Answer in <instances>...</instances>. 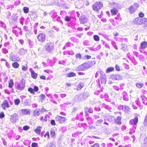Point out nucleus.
I'll return each instance as SVG.
<instances>
[{"label": "nucleus", "instance_id": "nucleus-1", "mask_svg": "<svg viewBox=\"0 0 147 147\" xmlns=\"http://www.w3.org/2000/svg\"><path fill=\"white\" fill-rule=\"evenodd\" d=\"M95 63V60H92L91 61L79 65L76 68V69L78 71H84L91 67L93 65H94Z\"/></svg>", "mask_w": 147, "mask_h": 147}, {"label": "nucleus", "instance_id": "nucleus-2", "mask_svg": "<svg viewBox=\"0 0 147 147\" xmlns=\"http://www.w3.org/2000/svg\"><path fill=\"white\" fill-rule=\"evenodd\" d=\"M138 121V118L137 117H135L132 120H131L129 121V123L131 125H134L130 129L129 134H132L135 132V130L136 128V124Z\"/></svg>", "mask_w": 147, "mask_h": 147}, {"label": "nucleus", "instance_id": "nucleus-3", "mask_svg": "<svg viewBox=\"0 0 147 147\" xmlns=\"http://www.w3.org/2000/svg\"><path fill=\"white\" fill-rule=\"evenodd\" d=\"M103 7V4L102 2H96L92 6V9L95 11H98Z\"/></svg>", "mask_w": 147, "mask_h": 147}, {"label": "nucleus", "instance_id": "nucleus-4", "mask_svg": "<svg viewBox=\"0 0 147 147\" xmlns=\"http://www.w3.org/2000/svg\"><path fill=\"white\" fill-rule=\"evenodd\" d=\"M147 19L144 18H141L139 17L136 18L133 21V22L137 24H141L145 23Z\"/></svg>", "mask_w": 147, "mask_h": 147}, {"label": "nucleus", "instance_id": "nucleus-5", "mask_svg": "<svg viewBox=\"0 0 147 147\" xmlns=\"http://www.w3.org/2000/svg\"><path fill=\"white\" fill-rule=\"evenodd\" d=\"M139 7V5L138 3H135L130 6L129 8V10L131 14L133 13L137 10Z\"/></svg>", "mask_w": 147, "mask_h": 147}, {"label": "nucleus", "instance_id": "nucleus-6", "mask_svg": "<svg viewBox=\"0 0 147 147\" xmlns=\"http://www.w3.org/2000/svg\"><path fill=\"white\" fill-rule=\"evenodd\" d=\"M54 46L53 43H48L45 45V49L48 52H51L54 49Z\"/></svg>", "mask_w": 147, "mask_h": 147}, {"label": "nucleus", "instance_id": "nucleus-7", "mask_svg": "<svg viewBox=\"0 0 147 147\" xmlns=\"http://www.w3.org/2000/svg\"><path fill=\"white\" fill-rule=\"evenodd\" d=\"M10 106L8 101L6 99L3 101L1 105V107L3 110H5L7 108L10 107Z\"/></svg>", "mask_w": 147, "mask_h": 147}, {"label": "nucleus", "instance_id": "nucleus-8", "mask_svg": "<svg viewBox=\"0 0 147 147\" xmlns=\"http://www.w3.org/2000/svg\"><path fill=\"white\" fill-rule=\"evenodd\" d=\"M67 119L65 117H63L57 115L55 117V120L59 123H62L66 121Z\"/></svg>", "mask_w": 147, "mask_h": 147}, {"label": "nucleus", "instance_id": "nucleus-9", "mask_svg": "<svg viewBox=\"0 0 147 147\" xmlns=\"http://www.w3.org/2000/svg\"><path fill=\"white\" fill-rule=\"evenodd\" d=\"M75 119L77 120H79L81 121H83L84 120V118L83 116V113L82 112L78 114Z\"/></svg>", "mask_w": 147, "mask_h": 147}, {"label": "nucleus", "instance_id": "nucleus-10", "mask_svg": "<svg viewBox=\"0 0 147 147\" xmlns=\"http://www.w3.org/2000/svg\"><path fill=\"white\" fill-rule=\"evenodd\" d=\"M37 38L40 42H43L45 40V35L43 33H41L38 35Z\"/></svg>", "mask_w": 147, "mask_h": 147}, {"label": "nucleus", "instance_id": "nucleus-11", "mask_svg": "<svg viewBox=\"0 0 147 147\" xmlns=\"http://www.w3.org/2000/svg\"><path fill=\"white\" fill-rule=\"evenodd\" d=\"M18 115L16 113H15L11 116L10 119V121L13 123H15L17 120Z\"/></svg>", "mask_w": 147, "mask_h": 147}, {"label": "nucleus", "instance_id": "nucleus-12", "mask_svg": "<svg viewBox=\"0 0 147 147\" xmlns=\"http://www.w3.org/2000/svg\"><path fill=\"white\" fill-rule=\"evenodd\" d=\"M100 78L101 84H105L106 82V78L105 74L104 72L100 76Z\"/></svg>", "mask_w": 147, "mask_h": 147}, {"label": "nucleus", "instance_id": "nucleus-13", "mask_svg": "<svg viewBox=\"0 0 147 147\" xmlns=\"http://www.w3.org/2000/svg\"><path fill=\"white\" fill-rule=\"evenodd\" d=\"M111 78L114 80H119L121 79V76L119 74H112L111 76Z\"/></svg>", "mask_w": 147, "mask_h": 147}, {"label": "nucleus", "instance_id": "nucleus-14", "mask_svg": "<svg viewBox=\"0 0 147 147\" xmlns=\"http://www.w3.org/2000/svg\"><path fill=\"white\" fill-rule=\"evenodd\" d=\"M84 111L85 113H93V111L92 108L91 107H86L84 108Z\"/></svg>", "mask_w": 147, "mask_h": 147}, {"label": "nucleus", "instance_id": "nucleus-15", "mask_svg": "<svg viewBox=\"0 0 147 147\" xmlns=\"http://www.w3.org/2000/svg\"><path fill=\"white\" fill-rule=\"evenodd\" d=\"M56 60L55 58H54L52 60L48 59L47 61V63L49 65L52 67L56 62L55 60Z\"/></svg>", "mask_w": 147, "mask_h": 147}, {"label": "nucleus", "instance_id": "nucleus-16", "mask_svg": "<svg viewBox=\"0 0 147 147\" xmlns=\"http://www.w3.org/2000/svg\"><path fill=\"white\" fill-rule=\"evenodd\" d=\"M25 87L24 83L22 82L19 84L16 87V89L19 90H22Z\"/></svg>", "mask_w": 147, "mask_h": 147}, {"label": "nucleus", "instance_id": "nucleus-17", "mask_svg": "<svg viewBox=\"0 0 147 147\" xmlns=\"http://www.w3.org/2000/svg\"><path fill=\"white\" fill-rule=\"evenodd\" d=\"M122 117L121 116H118L115 119L114 118L115 123L118 125H121V121Z\"/></svg>", "mask_w": 147, "mask_h": 147}, {"label": "nucleus", "instance_id": "nucleus-18", "mask_svg": "<svg viewBox=\"0 0 147 147\" xmlns=\"http://www.w3.org/2000/svg\"><path fill=\"white\" fill-rule=\"evenodd\" d=\"M123 99L124 100L127 101L129 100V97L127 93L125 92H123L122 93Z\"/></svg>", "mask_w": 147, "mask_h": 147}, {"label": "nucleus", "instance_id": "nucleus-19", "mask_svg": "<svg viewBox=\"0 0 147 147\" xmlns=\"http://www.w3.org/2000/svg\"><path fill=\"white\" fill-rule=\"evenodd\" d=\"M82 97V96L81 94H80L76 96L75 97V98L76 101L80 102L83 100V99Z\"/></svg>", "mask_w": 147, "mask_h": 147}, {"label": "nucleus", "instance_id": "nucleus-20", "mask_svg": "<svg viewBox=\"0 0 147 147\" xmlns=\"http://www.w3.org/2000/svg\"><path fill=\"white\" fill-rule=\"evenodd\" d=\"M106 119L109 122H113L114 119V117L110 115H107L106 116Z\"/></svg>", "mask_w": 147, "mask_h": 147}, {"label": "nucleus", "instance_id": "nucleus-21", "mask_svg": "<svg viewBox=\"0 0 147 147\" xmlns=\"http://www.w3.org/2000/svg\"><path fill=\"white\" fill-rule=\"evenodd\" d=\"M21 114L22 115H25L30 114V111L29 110L22 109L21 110Z\"/></svg>", "mask_w": 147, "mask_h": 147}, {"label": "nucleus", "instance_id": "nucleus-22", "mask_svg": "<svg viewBox=\"0 0 147 147\" xmlns=\"http://www.w3.org/2000/svg\"><path fill=\"white\" fill-rule=\"evenodd\" d=\"M8 85V87L9 88H13L14 85V82L13 79H11L9 81Z\"/></svg>", "mask_w": 147, "mask_h": 147}, {"label": "nucleus", "instance_id": "nucleus-23", "mask_svg": "<svg viewBox=\"0 0 147 147\" xmlns=\"http://www.w3.org/2000/svg\"><path fill=\"white\" fill-rule=\"evenodd\" d=\"M28 90L31 93L34 94L35 93V92H37V86H35L34 87V89L32 88H28Z\"/></svg>", "mask_w": 147, "mask_h": 147}, {"label": "nucleus", "instance_id": "nucleus-24", "mask_svg": "<svg viewBox=\"0 0 147 147\" xmlns=\"http://www.w3.org/2000/svg\"><path fill=\"white\" fill-rule=\"evenodd\" d=\"M123 111H124L127 113H128L129 112H130L131 111V109L127 105H123Z\"/></svg>", "mask_w": 147, "mask_h": 147}, {"label": "nucleus", "instance_id": "nucleus-25", "mask_svg": "<svg viewBox=\"0 0 147 147\" xmlns=\"http://www.w3.org/2000/svg\"><path fill=\"white\" fill-rule=\"evenodd\" d=\"M104 121L102 119H100L96 121L95 123V125L96 126H100L101 124L103 123Z\"/></svg>", "mask_w": 147, "mask_h": 147}, {"label": "nucleus", "instance_id": "nucleus-26", "mask_svg": "<svg viewBox=\"0 0 147 147\" xmlns=\"http://www.w3.org/2000/svg\"><path fill=\"white\" fill-rule=\"evenodd\" d=\"M70 40L71 41H72L74 43H78L79 42V40L75 37H71L70 38Z\"/></svg>", "mask_w": 147, "mask_h": 147}, {"label": "nucleus", "instance_id": "nucleus-27", "mask_svg": "<svg viewBox=\"0 0 147 147\" xmlns=\"http://www.w3.org/2000/svg\"><path fill=\"white\" fill-rule=\"evenodd\" d=\"M113 90L117 91H119V90L122 91L123 89V88H119L118 86H113Z\"/></svg>", "mask_w": 147, "mask_h": 147}, {"label": "nucleus", "instance_id": "nucleus-28", "mask_svg": "<svg viewBox=\"0 0 147 147\" xmlns=\"http://www.w3.org/2000/svg\"><path fill=\"white\" fill-rule=\"evenodd\" d=\"M84 86V84L82 82H80L79 84L78 85L77 90H80Z\"/></svg>", "mask_w": 147, "mask_h": 147}, {"label": "nucleus", "instance_id": "nucleus-29", "mask_svg": "<svg viewBox=\"0 0 147 147\" xmlns=\"http://www.w3.org/2000/svg\"><path fill=\"white\" fill-rule=\"evenodd\" d=\"M121 49L124 51H127V45L125 44H123L122 43L121 44Z\"/></svg>", "mask_w": 147, "mask_h": 147}, {"label": "nucleus", "instance_id": "nucleus-30", "mask_svg": "<svg viewBox=\"0 0 147 147\" xmlns=\"http://www.w3.org/2000/svg\"><path fill=\"white\" fill-rule=\"evenodd\" d=\"M111 12L112 15H114L118 13V10L115 8H114L111 10Z\"/></svg>", "mask_w": 147, "mask_h": 147}, {"label": "nucleus", "instance_id": "nucleus-31", "mask_svg": "<svg viewBox=\"0 0 147 147\" xmlns=\"http://www.w3.org/2000/svg\"><path fill=\"white\" fill-rule=\"evenodd\" d=\"M141 47L142 49H145L147 47V42L143 41L141 43Z\"/></svg>", "mask_w": 147, "mask_h": 147}, {"label": "nucleus", "instance_id": "nucleus-32", "mask_svg": "<svg viewBox=\"0 0 147 147\" xmlns=\"http://www.w3.org/2000/svg\"><path fill=\"white\" fill-rule=\"evenodd\" d=\"M46 111V110L45 109L43 108L41 109H38L37 110V115H39Z\"/></svg>", "mask_w": 147, "mask_h": 147}, {"label": "nucleus", "instance_id": "nucleus-33", "mask_svg": "<svg viewBox=\"0 0 147 147\" xmlns=\"http://www.w3.org/2000/svg\"><path fill=\"white\" fill-rule=\"evenodd\" d=\"M49 117V115H46L44 117L42 116L40 119V120L42 121H46L47 120V118Z\"/></svg>", "mask_w": 147, "mask_h": 147}, {"label": "nucleus", "instance_id": "nucleus-34", "mask_svg": "<svg viewBox=\"0 0 147 147\" xmlns=\"http://www.w3.org/2000/svg\"><path fill=\"white\" fill-rule=\"evenodd\" d=\"M115 19L116 20V23L120 22L122 20V18L120 17V15L119 14H118L117 16L115 18Z\"/></svg>", "mask_w": 147, "mask_h": 147}, {"label": "nucleus", "instance_id": "nucleus-35", "mask_svg": "<svg viewBox=\"0 0 147 147\" xmlns=\"http://www.w3.org/2000/svg\"><path fill=\"white\" fill-rule=\"evenodd\" d=\"M102 105L103 107H104L107 109L109 111H111V110H112V108L110 107L105 104H103Z\"/></svg>", "mask_w": 147, "mask_h": 147}, {"label": "nucleus", "instance_id": "nucleus-36", "mask_svg": "<svg viewBox=\"0 0 147 147\" xmlns=\"http://www.w3.org/2000/svg\"><path fill=\"white\" fill-rule=\"evenodd\" d=\"M114 70V68L113 67H110L106 69V73H109L113 71Z\"/></svg>", "mask_w": 147, "mask_h": 147}, {"label": "nucleus", "instance_id": "nucleus-37", "mask_svg": "<svg viewBox=\"0 0 147 147\" xmlns=\"http://www.w3.org/2000/svg\"><path fill=\"white\" fill-rule=\"evenodd\" d=\"M12 67L15 68H18L19 66V63L16 62H15L13 63L12 64Z\"/></svg>", "mask_w": 147, "mask_h": 147}, {"label": "nucleus", "instance_id": "nucleus-38", "mask_svg": "<svg viewBox=\"0 0 147 147\" xmlns=\"http://www.w3.org/2000/svg\"><path fill=\"white\" fill-rule=\"evenodd\" d=\"M81 94L82 96V98L83 99V100L86 99L88 97V93H83Z\"/></svg>", "mask_w": 147, "mask_h": 147}, {"label": "nucleus", "instance_id": "nucleus-39", "mask_svg": "<svg viewBox=\"0 0 147 147\" xmlns=\"http://www.w3.org/2000/svg\"><path fill=\"white\" fill-rule=\"evenodd\" d=\"M104 97L105 100L106 101L110 102L111 100L109 98V95L107 93H106L104 94Z\"/></svg>", "mask_w": 147, "mask_h": 147}, {"label": "nucleus", "instance_id": "nucleus-40", "mask_svg": "<svg viewBox=\"0 0 147 147\" xmlns=\"http://www.w3.org/2000/svg\"><path fill=\"white\" fill-rule=\"evenodd\" d=\"M141 98L142 99V103L143 104H145L147 101V98L146 97L142 95L141 96Z\"/></svg>", "mask_w": 147, "mask_h": 147}, {"label": "nucleus", "instance_id": "nucleus-41", "mask_svg": "<svg viewBox=\"0 0 147 147\" xmlns=\"http://www.w3.org/2000/svg\"><path fill=\"white\" fill-rule=\"evenodd\" d=\"M67 76L68 77H71L76 76V75L75 73L73 72H71L67 74Z\"/></svg>", "mask_w": 147, "mask_h": 147}, {"label": "nucleus", "instance_id": "nucleus-42", "mask_svg": "<svg viewBox=\"0 0 147 147\" xmlns=\"http://www.w3.org/2000/svg\"><path fill=\"white\" fill-rule=\"evenodd\" d=\"M103 72H104L102 70L100 71H98L96 73L95 77L96 78H97L98 77L99 75H100V76L101 74H102L103 73Z\"/></svg>", "mask_w": 147, "mask_h": 147}, {"label": "nucleus", "instance_id": "nucleus-43", "mask_svg": "<svg viewBox=\"0 0 147 147\" xmlns=\"http://www.w3.org/2000/svg\"><path fill=\"white\" fill-rule=\"evenodd\" d=\"M45 147H55V145L53 142H49L48 143Z\"/></svg>", "mask_w": 147, "mask_h": 147}, {"label": "nucleus", "instance_id": "nucleus-44", "mask_svg": "<svg viewBox=\"0 0 147 147\" xmlns=\"http://www.w3.org/2000/svg\"><path fill=\"white\" fill-rule=\"evenodd\" d=\"M111 44L115 49H116V50H117L118 49V48L116 45V43L115 41H111Z\"/></svg>", "mask_w": 147, "mask_h": 147}, {"label": "nucleus", "instance_id": "nucleus-45", "mask_svg": "<svg viewBox=\"0 0 147 147\" xmlns=\"http://www.w3.org/2000/svg\"><path fill=\"white\" fill-rule=\"evenodd\" d=\"M39 97L40 101L41 102H42L45 99V96L44 94H42L39 96Z\"/></svg>", "mask_w": 147, "mask_h": 147}, {"label": "nucleus", "instance_id": "nucleus-46", "mask_svg": "<svg viewBox=\"0 0 147 147\" xmlns=\"http://www.w3.org/2000/svg\"><path fill=\"white\" fill-rule=\"evenodd\" d=\"M50 14L51 15V17L52 18H53L54 19H55V17L57 16V14L56 13L52 12L50 13Z\"/></svg>", "mask_w": 147, "mask_h": 147}, {"label": "nucleus", "instance_id": "nucleus-47", "mask_svg": "<svg viewBox=\"0 0 147 147\" xmlns=\"http://www.w3.org/2000/svg\"><path fill=\"white\" fill-rule=\"evenodd\" d=\"M23 10L25 13H27L29 12V9L28 7H24L23 8Z\"/></svg>", "mask_w": 147, "mask_h": 147}, {"label": "nucleus", "instance_id": "nucleus-48", "mask_svg": "<svg viewBox=\"0 0 147 147\" xmlns=\"http://www.w3.org/2000/svg\"><path fill=\"white\" fill-rule=\"evenodd\" d=\"M74 45L73 44L71 43L70 42H67L65 45V47H71V46H73Z\"/></svg>", "mask_w": 147, "mask_h": 147}, {"label": "nucleus", "instance_id": "nucleus-49", "mask_svg": "<svg viewBox=\"0 0 147 147\" xmlns=\"http://www.w3.org/2000/svg\"><path fill=\"white\" fill-rule=\"evenodd\" d=\"M83 45L84 46H89L90 45L89 41L88 40H85L83 42Z\"/></svg>", "mask_w": 147, "mask_h": 147}, {"label": "nucleus", "instance_id": "nucleus-50", "mask_svg": "<svg viewBox=\"0 0 147 147\" xmlns=\"http://www.w3.org/2000/svg\"><path fill=\"white\" fill-rule=\"evenodd\" d=\"M54 20L55 21H57L58 22L61 23V24H63V23L61 20V18L60 17L58 16L57 19H54Z\"/></svg>", "mask_w": 147, "mask_h": 147}, {"label": "nucleus", "instance_id": "nucleus-51", "mask_svg": "<svg viewBox=\"0 0 147 147\" xmlns=\"http://www.w3.org/2000/svg\"><path fill=\"white\" fill-rule=\"evenodd\" d=\"M101 41L102 42L103 44L104 45V46L106 48H107L109 49H110V47L108 44L106 43L105 41L103 40H101Z\"/></svg>", "mask_w": 147, "mask_h": 147}, {"label": "nucleus", "instance_id": "nucleus-52", "mask_svg": "<svg viewBox=\"0 0 147 147\" xmlns=\"http://www.w3.org/2000/svg\"><path fill=\"white\" fill-rule=\"evenodd\" d=\"M93 118L94 120H97L99 119L100 117V116L97 114H93L92 115Z\"/></svg>", "mask_w": 147, "mask_h": 147}, {"label": "nucleus", "instance_id": "nucleus-53", "mask_svg": "<svg viewBox=\"0 0 147 147\" xmlns=\"http://www.w3.org/2000/svg\"><path fill=\"white\" fill-rule=\"evenodd\" d=\"M91 58V56L90 55H85L84 57H82V59H86L88 60Z\"/></svg>", "mask_w": 147, "mask_h": 147}, {"label": "nucleus", "instance_id": "nucleus-54", "mask_svg": "<svg viewBox=\"0 0 147 147\" xmlns=\"http://www.w3.org/2000/svg\"><path fill=\"white\" fill-rule=\"evenodd\" d=\"M70 103L69 102H67V103H65L63 104H61L60 105V107H66L68 105H70Z\"/></svg>", "mask_w": 147, "mask_h": 147}, {"label": "nucleus", "instance_id": "nucleus-55", "mask_svg": "<svg viewBox=\"0 0 147 147\" xmlns=\"http://www.w3.org/2000/svg\"><path fill=\"white\" fill-rule=\"evenodd\" d=\"M93 38L96 41H99L100 40L99 37L98 35H94Z\"/></svg>", "mask_w": 147, "mask_h": 147}, {"label": "nucleus", "instance_id": "nucleus-56", "mask_svg": "<svg viewBox=\"0 0 147 147\" xmlns=\"http://www.w3.org/2000/svg\"><path fill=\"white\" fill-rule=\"evenodd\" d=\"M136 85V86L139 88H141L144 86L143 84L141 83H137Z\"/></svg>", "mask_w": 147, "mask_h": 147}, {"label": "nucleus", "instance_id": "nucleus-57", "mask_svg": "<svg viewBox=\"0 0 147 147\" xmlns=\"http://www.w3.org/2000/svg\"><path fill=\"white\" fill-rule=\"evenodd\" d=\"M80 20L81 24L82 23L84 24L86 22V19L85 18H81L80 19Z\"/></svg>", "mask_w": 147, "mask_h": 147}, {"label": "nucleus", "instance_id": "nucleus-58", "mask_svg": "<svg viewBox=\"0 0 147 147\" xmlns=\"http://www.w3.org/2000/svg\"><path fill=\"white\" fill-rule=\"evenodd\" d=\"M137 57L140 61H144V57L143 55L139 54Z\"/></svg>", "mask_w": 147, "mask_h": 147}, {"label": "nucleus", "instance_id": "nucleus-59", "mask_svg": "<svg viewBox=\"0 0 147 147\" xmlns=\"http://www.w3.org/2000/svg\"><path fill=\"white\" fill-rule=\"evenodd\" d=\"M31 75L32 77L36 79L37 77V74L34 72V71L31 72Z\"/></svg>", "mask_w": 147, "mask_h": 147}, {"label": "nucleus", "instance_id": "nucleus-60", "mask_svg": "<svg viewBox=\"0 0 147 147\" xmlns=\"http://www.w3.org/2000/svg\"><path fill=\"white\" fill-rule=\"evenodd\" d=\"M101 48V45H99L96 48H93V50H92V51H97L98 50Z\"/></svg>", "mask_w": 147, "mask_h": 147}, {"label": "nucleus", "instance_id": "nucleus-61", "mask_svg": "<svg viewBox=\"0 0 147 147\" xmlns=\"http://www.w3.org/2000/svg\"><path fill=\"white\" fill-rule=\"evenodd\" d=\"M20 102V100L19 99H16L14 100V103L16 105H18Z\"/></svg>", "mask_w": 147, "mask_h": 147}, {"label": "nucleus", "instance_id": "nucleus-62", "mask_svg": "<svg viewBox=\"0 0 147 147\" xmlns=\"http://www.w3.org/2000/svg\"><path fill=\"white\" fill-rule=\"evenodd\" d=\"M71 17H69L68 16H66L65 18V20L66 22H69L71 20Z\"/></svg>", "mask_w": 147, "mask_h": 147}, {"label": "nucleus", "instance_id": "nucleus-63", "mask_svg": "<svg viewBox=\"0 0 147 147\" xmlns=\"http://www.w3.org/2000/svg\"><path fill=\"white\" fill-rule=\"evenodd\" d=\"M85 116L87 120H90L91 119V117H90L88 113H85Z\"/></svg>", "mask_w": 147, "mask_h": 147}, {"label": "nucleus", "instance_id": "nucleus-64", "mask_svg": "<svg viewBox=\"0 0 147 147\" xmlns=\"http://www.w3.org/2000/svg\"><path fill=\"white\" fill-rule=\"evenodd\" d=\"M123 66L125 69H129V65L128 64H127L125 63H123Z\"/></svg>", "mask_w": 147, "mask_h": 147}]
</instances>
